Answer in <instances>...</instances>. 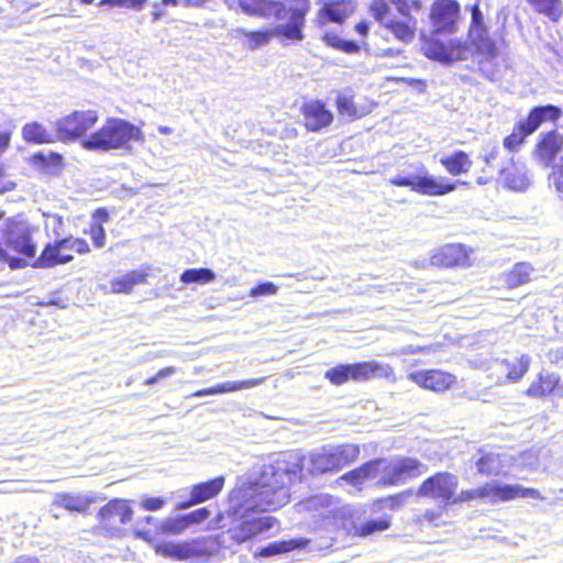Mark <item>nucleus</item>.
<instances>
[{"label": "nucleus", "instance_id": "1", "mask_svg": "<svg viewBox=\"0 0 563 563\" xmlns=\"http://www.w3.org/2000/svg\"><path fill=\"white\" fill-rule=\"evenodd\" d=\"M301 479V459L295 453H283L263 466L255 482L243 483L230 493L231 508L235 514L275 511L289 503L290 485Z\"/></svg>", "mask_w": 563, "mask_h": 563}, {"label": "nucleus", "instance_id": "2", "mask_svg": "<svg viewBox=\"0 0 563 563\" xmlns=\"http://www.w3.org/2000/svg\"><path fill=\"white\" fill-rule=\"evenodd\" d=\"M422 9V0H373L369 5L375 20L405 43L415 38Z\"/></svg>", "mask_w": 563, "mask_h": 563}, {"label": "nucleus", "instance_id": "3", "mask_svg": "<svg viewBox=\"0 0 563 563\" xmlns=\"http://www.w3.org/2000/svg\"><path fill=\"white\" fill-rule=\"evenodd\" d=\"M302 470L306 468L311 475H322L339 472L341 468L353 463L360 455V448L355 444L324 445L314 449L306 456H301Z\"/></svg>", "mask_w": 563, "mask_h": 563}, {"label": "nucleus", "instance_id": "4", "mask_svg": "<svg viewBox=\"0 0 563 563\" xmlns=\"http://www.w3.org/2000/svg\"><path fill=\"white\" fill-rule=\"evenodd\" d=\"M142 131L122 119H108L96 132L81 140L84 148L89 151H111L124 147L130 141H141Z\"/></svg>", "mask_w": 563, "mask_h": 563}, {"label": "nucleus", "instance_id": "5", "mask_svg": "<svg viewBox=\"0 0 563 563\" xmlns=\"http://www.w3.org/2000/svg\"><path fill=\"white\" fill-rule=\"evenodd\" d=\"M256 510L234 512L229 501L228 515L233 522L227 533L234 543L242 544L254 538L267 534L276 526V519L271 516H255Z\"/></svg>", "mask_w": 563, "mask_h": 563}, {"label": "nucleus", "instance_id": "6", "mask_svg": "<svg viewBox=\"0 0 563 563\" xmlns=\"http://www.w3.org/2000/svg\"><path fill=\"white\" fill-rule=\"evenodd\" d=\"M65 251H74L77 254H87L90 252L89 244L79 238L68 236L47 243L41 255L34 261L33 267L52 268L57 265H64L74 260L73 254H65Z\"/></svg>", "mask_w": 563, "mask_h": 563}, {"label": "nucleus", "instance_id": "7", "mask_svg": "<svg viewBox=\"0 0 563 563\" xmlns=\"http://www.w3.org/2000/svg\"><path fill=\"white\" fill-rule=\"evenodd\" d=\"M218 543L212 537L196 538L185 542H163L156 545V552L178 561L206 560L216 553Z\"/></svg>", "mask_w": 563, "mask_h": 563}, {"label": "nucleus", "instance_id": "8", "mask_svg": "<svg viewBox=\"0 0 563 563\" xmlns=\"http://www.w3.org/2000/svg\"><path fill=\"white\" fill-rule=\"evenodd\" d=\"M435 34L437 33L433 32L429 36L424 33L421 34V51L426 57L441 64H451L456 60L471 58L472 48H470L466 43H462L456 38H452L445 43L435 38Z\"/></svg>", "mask_w": 563, "mask_h": 563}, {"label": "nucleus", "instance_id": "9", "mask_svg": "<svg viewBox=\"0 0 563 563\" xmlns=\"http://www.w3.org/2000/svg\"><path fill=\"white\" fill-rule=\"evenodd\" d=\"M298 510H306L317 520H321L324 527H338L343 516H350V507L327 494L311 496L297 505Z\"/></svg>", "mask_w": 563, "mask_h": 563}, {"label": "nucleus", "instance_id": "10", "mask_svg": "<svg viewBox=\"0 0 563 563\" xmlns=\"http://www.w3.org/2000/svg\"><path fill=\"white\" fill-rule=\"evenodd\" d=\"M382 460V475L378 479V485L380 486L404 484L408 479L420 476L428 470L426 464L412 457Z\"/></svg>", "mask_w": 563, "mask_h": 563}, {"label": "nucleus", "instance_id": "11", "mask_svg": "<svg viewBox=\"0 0 563 563\" xmlns=\"http://www.w3.org/2000/svg\"><path fill=\"white\" fill-rule=\"evenodd\" d=\"M99 115L95 110H76L55 122L57 136L63 142L86 139L98 122Z\"/></svg>", "mask_w": 563, "mask_h": 563}, {"label": "nucleus", "instance_id": "12", "mask_svg": "<svg viewBox=\"0 0 563 563\" xmlns=\"http://www.w3.org/2000/svg\"><path fill=\"white\" fill-rule=\"evenodd\" d=\"M531 357L522 354L514 362L506 358L490 360L486 367L487 377L496 385L519 382L528 372Z\"/></svg>", "mask_w": 563, "mask_h": 563}, {"label": "nucleus", "instance_id": "13", "mask_svg": "<svg viewBox=\"0 0 563 563\" xmlns=\"http://www.w3.org/2000/svg\"><path fill=\"white\" fill-rule=\"evenodd\" d=\"M443 178H437L421 168L420 174L409 176H396L389 183L398 187H409L411 190L427 196H442L455 189L454 184H445Z\"/></svg>", "mask_w": 563, "mask_h": 563}, {"label": "nucleus", "instance_id": "14", "mask_svg": "<svg viewBox=\"0 0 563 563\" xmlns=\"http://www.w3.org/2000/svg\"><path fill=\"white\" fill-rule=\"evenodd\" d=\"M1 232L8 247L26 257H34L36 244L32 240V229L29 223L8 219L2 223Z\"/></svg>", "mask_w": 563, "mask_h": 563}, {"label": "nucleus", "instance_id": "15", "mask_svg": "<svg viewBox=\"0 0 563 563\" xmlns=\"http://www.w3.org/2000/svg\"><path fill=\"white\" fill-rule=\"evenodd\" d=\"M459 486L456 475L449 472H440L422 482L417 496L437 499L444 505L453 504L454 495Z\"/></svg>", "mask_w": 563, "mask_h": 563}, {"label": "nucleus", "instance_id": "16", "mask_svg": "<svg viewBox=\"0 0 563 563\" xmlns=\"http://www.w3.org/2000/svg\"><path fill=\"white\" fill-rule=\"evenodd\" d=\"M517 498L543 499L540 492L534 488H526L518 484H504L499 481H492L484 485V503L499 504Z\"/></svg>", "mask_w": 563, "mask_h": 563}, {"label": "nucleus", "instance_id": "17", "mask_svg": "<svg viewBox=\"0 0 563 563\" xmlns=\"http://www.w3.org/2000/svg\"><path fill=\"white\" fill-rule=\"evenodd\" d=\"M460 4L456 0H435L430 10L433 33L453 34L457 31Z\"/></svg>", "mask_w": 563, "mask_h": 563}, {"label": "nucleus", "instance_id": "18", "mask_svg": "<svg viewBox=\"0 0 563 563\" xmlns=\"http://www.w3.org/2000/svg\"><path fill=\"white\" fill-rule=\"evenodd\" d=\"M225 3L232 10L238 5L249 15L284 20L288 14L285 3L280 0H225Z\"/></svg>", "mask_w": 563, "mask_h": 563}, {"label": "nucleus", "instance_id": "19", "mask_svg": "<svg viewBox=\"0 0 563 563\" xmlns=\"http://www.w3.org/2000/svg\"><path fill=\"white\" fill-rule=\"evenodd\" d=\"M470 253L471 250L461 244H446L431 256L430 262L439 267H467L472 264Z\"/></svg>", "mask_w": 563, "mask_h": 563}, {"label": "nucleus", "instance_id": "20", "mask_svg": "<svg viewBox=\"0 0 563 563\" xmlns=\"http://www.w3.org/2000/svg\"><path fill=\"white\" fill-rule=\"evenodd\" d=\"M409 379L420 387L437 393L449 389L455 383L453 375L440 369L416 371L409 374Z\"/></svg>", "mask_w": 563, "mask_h": 563}, {"label": "nucleus", "instance_id": "21", "mask_svg": "<svg viewBox=\"0 0 563 563\" xmlns=\"http://www.w3.org/2000/svg\"><path fill=\"white\" fill-rule=\"evenodd\" d=\"M133 511L123 499H112L99 511V518L104 527L117 528L132 519Z\"/></svg>", "mask_w": 563, "mask_h": 563}, {"label": "nucleus", "instance_id": "22", "mask_svg": "<svg viewBox=\"0 0 563 563\" xmlns=\"http://www.w3.org/2000/svg\"><path fill=\"white\" fill-rule=\"evenodd\" d=\"M563 150V136L558 131L541 134L536 146V157L545 167L553 166L556 155Z\"/></svg>", "mask_w": 563, "mask_h": 563}, {"label": "nucleus", "instance_id": "23", "mask_svg": "<svg viewBox=\"0 0 563 563\" xmlns=\"http://www.w3.org/2000/svg\"><path fill=\"white\" fill-rule=\"evenodd\" d=\"M302 113L305 125L310 131H319L330 125L333 121L332 113L325 109L324 103L312 100L303 104Z\"/></svg>", "mask_w": 563, "mask_h": 563}, {"label": "nucleus", "instance_id": "24", "mask_svg": "<svg viewBox=\"0 0 563 563\" xmlns=\"http://www.w3.org/2000/svg\"><path fill=\"white\" fill-rule=\"evenodd\" d=\"M147 274L142 271H131L123 275L114 276L109 285H99L104 294H130L137 285L146 282Z\"/></svg>", "mask_w": 563, "mask_h": 563}, {"label": "nucleus", "instance_id": "25", "mask_svg": "<svg viewBox=\"0 0 563 563\" xmlns=\"http://www.w3.org/2000/svg\"><path fill=\"white\" fill-rule=\"evenodd\" d=\"M224 486V477L218 476L208 482L194 485L190 492V500L181 503L178 509H187L194 505L201 504L216 497Z\"/></svg>", "mask_w": 563, "mask_h": 563}, {"label": "nucleus", "instance_id": "26", "mask_svg": "<svg viewBox=\"0 0 563 563\" xmlns=\"http://www.w3.org/2000/svg\"><path fill=\"white\" fill-rule=\"evenodd\" d=\"M526 394L536 398L550 394L563 397V386L560 384V377L556 374L543 371L539 374L538 379L531 383Z\"/></svg>", "mask_w": 563, "mask_h": 563}, {"label": "nucleus", "instance_id": "27", "mask_svg": "<svg viewBox=\"0 0 563 563\" xmlns=\"http://www.w3.org/2000/svg\"><path fill=\"white\" fill-rule=\"evenodd\" d=\"M383 460L376 459L364 463L362 466L354 468L340 477V481L345 482L354 487H361L368 479H378L382 475Z\"/></svg>", "mask_w": 563, "mask_h": 563}, {"label": "nucleus", "instance_id": "28", "mask_svg": "<svg viewBox=\"0 0 563 563\" xmlns=\"http://www.w3.org/2000/svg\"><path fill=\"white\" fill-rule=\"evenodd\" d=\"M305 24V12L294 9L287 24H279L273 27L274 37H284L286 41L300 42L303 38L302 26Z\"/></svg>", "mask_w": 563, "mask_h": 563}, {"label": "nucleus", "instance_id": "29", "mask_svg": "<svg viewBox=\"0 0 563 563\" xmlns=\"http://www.w3.org/2000/svg\"><path fill=\"white\" fill-rule=\"evenodd\" d=\"M264 380H265L264 377L239 380V382L228 380V382L218 384L213 387L197 390L191 396L192 397H203V396H210V395H219V394H224V393L238 391L241 389H249V388L260 386L261 384L264 383Z\"/></svg>", "mask_w": 563, "mask_h": 563}, {"label": "nucleus", "instance_id": "30", "mask_svg": "<svg viewBox=\"0 0 563 563\" xmlns=\"http://www.w3.org/2000/svg\"><path fill=\"white\" fill-rule=\"evenodd\" d=\"M356 4L352 0H333L324 3L320 15L332 22L342 23L354 12Z\"/></svg>", "mask_w": 563, "mask_h": 563}, {"label": "nucleus", "instance_id": "31", "mask_svg": "<svg viewBox=\"0 0 563 563\" xmlns=\"http://www.w3.org/2000/svg\"><path fill=\"white\" fill-rule=\"evenodd\" d=\"M468 38L471 45L467 46L472 48L471 57L476 54L482 59L488 60L496 56L497 47L495 42L489 37L487 29L483 30V32H478V35L473 33L468 34Z\"/></svg>", "mask_w": 563, "mask_h": 563}, {"label": "nucleus", "instance_id": "32", "mask_svg": "<svg viewBox=\"0 0 563 563\" xmlns=\"http://www.w3.org/2000/svg\"><path fill=\"white\" fill-rule=\"evenodd\" d=\"M324 377L336 386H340L350 379L362 382L361 363L342 364L329 368L324 373Z\"/></svg>", "mask_w": 563, "mask_h": 563}, {"label": "nucleus", "instance_id": "33", "mask_svg": "<svg viewBox=\"0 0 563 563\" xmlns=\"http://www.w3.org/2000/svg\"><path fill=\"white\" fill-rule=\"evenodd\" d=\"M503 184L511 190L522 191L530 185L525 166L512 164L508 168H504L500 173Z\"/></svg>", "mask_w": 563, "mask_h": 563}, {"label": "nucleus", "instance_id": "34", "mask_svg": "<svg viewBox=\"0 0 563 563\" xmlns=\"http://www.w3.org/2000/svg\"><path fill=\"white\" fill-rule=\"evenodd\" d=\"M308 544L309 540L306 538L274 541L266 547H263L258 551L257 555L262 558H269L277 554L288 553L296 549H303Z\"/></svg>", "mask_w": 563, "mask_h": 563}, {"label": "nucleus", "instance_id": "35", "mask_svg": "<svg viewBox=\"0 0 563 563\" xmlns=\"http://www.w3.org/2000/svg\"><path fill=\"white\" fill-rule=\"evenodd\" d=\"M362 380L372 378H386L391 382L396 380L393 367L389 364L376 361L361 362Z\"/></svg>", "mask_w": 563, "mask_h": 563}, {"label": "nucleus", "instance_id": "36", "mask_svg": "<svg viewBox=\"0 0 563 563\" xmlns=\"http://www.w3.org/2000/svg\"><path fill=\"white\" fill-rule=\"evenodd\" d=\"M440 163L445 167L448 173L454 176L465 174L472 167V161L463 151H457L451 156L442 157Z\"/></svg>", "mask_w": 563, "mask_h": 563}, {"label": "nucleus", "instance_id": "37", "mask_svg": "<svg viewBox=\"0 0 563 563\" xmlns=\"http://www.w3.org/2000/svg\"><path fill=\"white\" fill-rule=\"evenodd\" d=\"M22 137L27 143L45 144L55 141V137L41 123L31 122L22 128Z\"/></svg>", "mask_w": 563, "mask_h": 563}, {"label": "nucleus", "instance_id": "38", "mask_svg": "<svg viewBox=\"0 0 563 563\" xmlns=\"http://www.w3.org/2000/svg\"><path fill=\"white\" fill-rule=\"evenodd\" d=\"M90 501V499L80 495L58 494L54 504L69 511L86 512Z\"/></svg>", "mask_w": 563, "mask_h": 563}, {"label": "nucleus", "instance_id": "39", "mask_svg": "<svg viewBox=\"0 0 563 563\" xmlns=\"http://www.w3.org/2000/svg\"><path fill=\"white\" fill-rule=\"evenodd\" d=\"M533 272V268L528 263H518L516 264L511 271H509L505 276V283L510 287L515 288L520 285H523L530 280V275Z\"/></svg>", "mask_w": 563, "mask_h": 563}, {"label": "nucleus", "instance_id": "40", "mask_svg": "<svg viewBox=\"0 0 563 563\" xmlns=\"http://www.w3.org/2000/svg\"><path fill=\"white\" fill-rule=\"evenodd\" d=\"M477 470L485 475H499L504 472V462L498 454H486L482 456L477 463Z\"/></svg>", "mask_w": 563, "mask_h": 563}, {"label": "nucleus", "instance_id": "41", "mask_svg": "<svg viewBox=\"0 0 563 563\" xmlns=\"http://www.w3.org/2000/svg\"><path fill=\"white\" fill-rule=\"evenodd\" d=\"M336 107L340 115L347 118L349 120L358 119L367 113L366 110H358L354 104L352 97L341 93L336 98Z\"/></svg>", "mask_w": 563, "mask_h": 563}, {"label": "nucleus", "instance_id": "42", "mask_svg": "<svg viewBox=\"0 0 563 563\" xmlns=\"http://www.w3.org/2000/svg\"><path fill=\"white\" fill-rule=\"evenodd\" d=\"M238 33L247 40V46L250 49H256L264 46L274 37L273 29L264 31H246L244 29H240L238 30Z\"/></svg>", "mask_w": 563, "mask_h": 563}, {"label": "nucleus", "instance_id": "43", "mask_svg": "<svg viewBox=\"0 0 563 563\" xmlns=\"http://www.w3.org/2000/svg\"><path fill=\"white\" fill-rule=\"evenodd\" d=\"M390 526V520L388 517H383L379 519L368 520L360 526H353V533L361 537H367L375 532L385 531Z\"/></svg>", "mask_w": 563, "mask_h": 563}, {"label": "nucleus", "instance_id": "44", "mask_svg": "<svg viewBox=\"0 0 563 563\" xmlns=\"http://www.w3.org/2000/svg\"><path fill=\"white\" fill-rule=\"evenodd\" d=\"M32 162L35 166L45 169L47 173H52L63 164V156L55 152L47 154L38 152L32 156Z\"/></svg>", "mask_w": 563, "mask_h": 563}, {"label": "nucleus", "instance_id": "45", "mask_svg": "<svg viewBox=\"0 0 563 563\" xmlns=\"http://www.w3.org/2000/svg\"><path fill=\"white\" fill-rule=\"evenodd\" d=\"M214 278L216 274L209 268H188L180 275V282L184 284H208L214 280Z\"/></svg>", "mask_w": 563, "mask_h": 563}, {"label": "nucleus", "instance_id": "46", "mask_svg": "<svg viewBox=\"0 0 563 563\" xmlns=\"http://www.w3.org/2000/svg\"><path fill=\"white\" fill-rule=\"evenodd\" d=\"M532 5L540 12L556 21L563 12L561 0H530Z\"/></svg>", "mask_w": 563, "mask_h": 563}, {"label": "nucleus", "instance_id": "47", "mask_svg": "<svg viewBox=\"0 0 563 563\" xmlns=\"http://www.w3.org/2000/svg\"><path fill=\"white\" fill-rule=\"evenodd\" d=\"M528 135H530V134L525 129H520L519 123H516V125L514 126L512 133L504 140V146L508 151L515 152L525 142V140Z\"/></svg>", "mask_w": 563, "mask_h": 563}, {"label": "nucleus", "instance_id": "48", "mask_svg": "<svg viewBox=\"0 0 563 563\" xmlns=\"http://www.w3.org/2000/svg\"><path fill=\"white\" fill-rule=\"evenodd\" d=\"M323 40L329 46L345 53L351 54L358 51V45L355 42L343 40L336 34H325Z\"/></svg>", "mask_w": 563, "mask_h": 563}, {"label": "nucleus", "instance_id": "49", "mask_svg": "<svg viewBox=\"0 0 563 563\" xmlns=\"http://www.w3.org/2000/svg\"><path fill=\"white\" fill-rule=\"evenodd\" d=\"M533 112L538 114L541 124L547 121L555 122L562 113L561 109L553 104L534 107Z\"/></svg>", "mask_w": 563, "mask_h": 563}, {"label": "nucleus", "instance_id": "50", "mask_svg": "<svg viewBox=\"0 0 563 563\" xmlns=\"http://www.w3.org/2000/svg\"><path fill=\"white\" fill-rule=\"evenodd\" d=\"M188 527L189 526L185 517L183 516L179 518L168 519L164 521L161 529L165 533L179 534Z\"/></svg>", "mask_w": 563, "mask_h": 563}, {"label": "nucleus", "instance_id": "51", "mask_svg": "<svg viewBox=\"0 0 563 563\" xmlns=\"http://www.w3.org/2000/svg\"><path fill=\"white\" fill-rule=\"evenodd\" d=\"M471 13H472V20H471V26L468 30V34L473 33L475 35H478V32H483V30H486V26L484 24L483 13L479 10L477 4L472 7Z\"/></svg>", "mask_w": 563, "mask_h": 563}, {"label": "nucleus", "instance_id": "52", "mask_svg": "<svg viewBox=\"0 0 563 563\" xmlns=\"http://www.w3.org/2000/svg\"><path fill=\"white\" fill-rule=\"evenodd\" d=\"M473 499L484 501V485L478 488L462 490L457 496L454 495L453 504L466 503Z\"/></svg>", "mask_w": 563, "mask_h": 563}, {"label": "nucleus", "instance_id": "53", "mask_svg": "<svg viewBox=\"0 0 563 563\" xmlns=\"http://www.w3.org/2000/svg\"><path fill=\"white\" fill-rule=\"evenodd\" d=\"M549 183L563 197V165H553L549 175Z\"/></svg>", "mask_w": 563, "mask_h": 563}, {"label": "nucleus", "instance_id": "54", "mask_svg": "<svg viewBox=\"0 0 563 563\" xmlns=\"http://www.w3.org/2000/svg\"><path fill=\"white\" fill-rule=\"evenodd\" d=\"M88 234L93 241V245L98 249L103 247L106 244V231L101 223H91Z\"/></svg>", "mask_w": 563, "mask_h": 563}, {"label": "nucleus", "instance_id": "55", "mask_svg": "<svg viewBox=\"0 0 563 563\" xmlns=\"http://www.w3.org/2000/svg\"><path fill=\"white\" fill-rule=\"evenodd\" d=\"M277 290H278V287L275 284H273L271 282H265V283H262V284L257 285L256 287L252 288L250 291V296H252V297L269 296V295L277 294Z\"/></svg>", "mask_w": 563, "mask_h": 563}, {"label": "nucleus", "instance_id": "56", "mask_svg": "<svg viewBox=\"0 0 563 563\" xmlns=\"http://www.w3.org/2000/svg\"><path fill=\"white\" fill-rule=\"evenodd\" d=\"M520 129H525L529 134L536 132L541 125L538 114L533 112V109L529 112L526 120L519 121Z\"/></svg>", "mask_w": 563, "mask_h": 563}, {"label": "nucleus", "instance_id": "57", "mask_svg": "<svg viewBox=\"0 0 563 563\" xmlns=\"http://www.w3.org/2000/svg\"><path fill=\"white\" fill-rule=\"evenodd\" d=\"M210 516V511L207 508H199L190 514L184 516L188 526L191 523H199L206 520Z\"/></svg>", "mask_w": 563, "mask_h": 563}, {"label": "nucleus", "instance_id": "58", "mask_svg": "<svg viewBox=\"0 0 563 563\" xmlns=\"http://www.w3.org/2000/svg\"><path fill=\"white\" fill-rule=\"evenodd\" d=\"M63 225L62 217L53 214L48 216L45 221V229H52L55 235H60V228Z\"/></svg>", "mask_w": 563, "mask_h": 563}, {"label": "nucleus", "instance_id": "59", "mask_svg": "<svg viewBox=\"0 0 563 563\" xmlns=\"http://www.w3.org/2000/svg\"><path fill=\"white\" fill-rule=\"evenodd\" d=\"M145 1L146 0H103L101 4L110 3L112 5L135 9L142 7Z\"/></svg>", "mask_w": 563, "mask_h": 563}, {"label": "nucleus", "instance_id": "60", "mask_svg": "<svg viewBox=\"0 0 563 563\" xmlns=\"http://www.w3.org/2000/svg\"><path fill=\"white\" fill-rule=\"evenodd\" d=\"M538 463V456L536 455V453L533 451H527L525 452L521 456H520V460L518 461V465L522 466V467H534Z\"/></svg>", "mask_w": 563, "mask_h": 563}, {"label": "nucleus", "instance_id": "61", "mask_svg": "<svg viewBox=\"0 0 563 563\" xmlns=\"http://www.w3.org/2000/svg\"><path fill=\"white\" fill-rule=\"evenodd\" d=\"M164 504H165V500L159 497H150V498H145L143 500L142 506L146 510L155 511V510L161 509Z\"/></svg>", "mask_w": 563, "mask_h": 563}, {"label": "nucleus", "instance_id": "62", "mask_svg": "<svg viewBox=\"0 0 563 563\" xmlns=\"http://www.w3.org/2000/svg\"><path fill=\"white\" fill-rule=\"evenodd\" d=\"M411 495H412L411 490H407V492H404L401 494L391 496L388 499H386V501H385L386 506L389 507V508H396L399 505L404 504L406 498L411 496Z\"/></svg>", "mask_w": 563, "mask_h": 563}, {"label": "nucleus", "instance_id": "63", "mask_svg": "<svg viewBox=\"0 0 563 563\" xmlns=\"http://www.w3.org/2000/svg\"><path fill=\"white\" fill-rule=\"evenodd\" d=\"M109 219V214L108 212L100 208V209H97L93 213V223H101V225L107 222Z\"/></svg>", "mask_w": 563, "mask_h": 563}, {"label": "nucleus", "instance_id": "64", "mask_svg": "<svg viewBox=\"0 0 563 563\" xmlns=\"http://www.w3.org/2000/svg\"><path fill=\"white\" fill-rule=\"evenodd\" d=\"M548 357L551 362H559L563 358V347L552 349L548 353Z\"/></svg>", "mask_w": 563, "mask_h": 563}]
</instances>
